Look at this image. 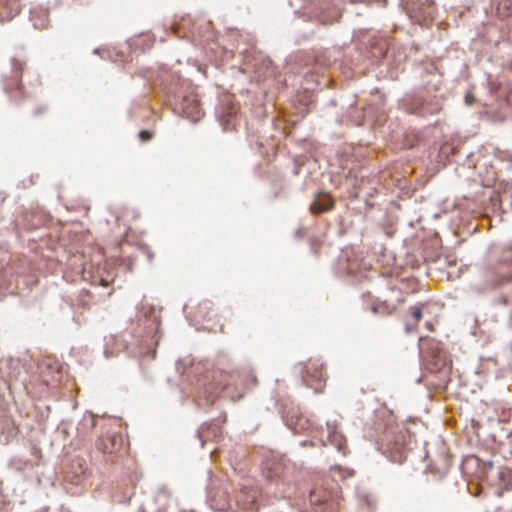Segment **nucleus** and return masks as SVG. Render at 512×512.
<instances>
[{
	"instance_id": "1",
	"label": "nucleus",
	"mask_w": 512,
	"mask_h": 512,
	"mask_svg": "<svg viewBox=\"0 0 512 512\" xmlns=\"http://www.w3.org/2000/svg\"><path fill=\"white\" fill-rule=\"evenodd\" d=\"M24 66L25 63L23 61L13 58L11 75L4 76L3 79L4 92L8 95L10 101L16 104L27 97L21 82Z\"/></svg>"
},
{
	"instance_id": "2",
	"label": "nucleus",
	"mask_w": 512,
	"mask_h": 512,
	"mask_svg": "<svg viewBox=\"0 0 512 512\" xmlns=\"http://www.w3.org/2000/svg\"><path fill=\"white\" fill-rule=\"evenodd\" d=\"M302 378L304 383L316 393L323 392L326 385V373L319 360H308L303 364Z\"/></svg>"
},
{
	"instance_id": "3",
	"label": "nucleus",
	"mask_w": 512,
	"mask_h": 512,
	"mask_svg": "<svg viewBox=\"0 0 512 512\" xmlns=\"http://www.w3.org/2000/svg\"><path fill=\"white\" fill-rule=\"evenodd\" d=\"M406 9L410 18L425 22L433 18L436 6L433 0H411L407 2Z\"/></svg>"
},
{
	"instance_id": "4",
	"label": "nucleus",
	"mask_w": 512,
	"mask_h": 512,
	"mask_svg": "<svg viewBox=\"0 0 512 512\" xmlns=\"http://www.w3.org/2000/svg\"><path fill=\"white\" fill-rule=\"evenodd\" d=\"M310 502L313 505H325L327 512H337L339 501L323 485H315L310 492Z\"/></svg>"
},
{
	"instance_id": "5",
	"label": "nucleus",
	"mask_w": 512,
	"mask_h": 512,
	"mask_svg": "<svg viewBox=\"0 0 512 512\" xmlns=\"http://www.w3.org/2000/svg\"><path fill=\"white\" fill-rule=\"evenodd\" d=\"M258 491L254 488H243L235 496L236 505L245 512H256Z\"/></svg>"
},
{
	"instance_id": "6",
	"label": "nucleus",
	"mask_w": 512,
	"mask_h": 512,
	"mask_svg": "<svg viewBox=\"0 0 512 512\" xmlns=\"http://www.w3.org/2000/svg\"><path fill=\"white\" fill-rule=\"evenodd\" d=\"M327 441L334 446L343 455L347 453V443L345 436L338 430L335 422H327Z\"/></svg>"
},
{
	"instance_id": "7",
	"label": "nucleus",
	"mask_w": 512,
	"mask_h": 512,
	"mask_svg": "<svg viewBox=\"0 0 512 512\" xmlns=\"http://www.w3.org/2000/svg\"><path fill=\"white\" fill-rule=\"evenodd\" d=\"M122 437L117 434H106L97 441V448L103 453L112 454L120 450Z\"/></svg>"
},
{
	"instance_id": "8",
	"label": "nucleus",
	"mask_w": 512,
	"mask_h": 512,
	"mask_svg": "<svg viewBox=\"0 0 512 512\" xmlns=\"http://www.w3.org/2000/svg\"><path fill=\"white\" fill-rule=\"evenodd\" d=\"M181 110L183 114L193 122L198 121L203 116L200 104L194 97H187L183 99L181 103Z\"/></svg>"
},
{
	"instance_id": "9",
	"label": "nucleus",
	"mask_w": 512,
	"mask_h": 512,
	"mask_svg": "<svg viewBox=\"0 0 512 512\" xmlns=\"http://www.w3.org/2000/svg\"><path fill=\"white\" fill-rule=\"evenodd\" d=\"M334 205L333 199L328 194H319L317 199L310 205V211L314 214L328 211Z\"/></svg>"
},
{
	"instance_id": "10",
	"label": "nucleus",
	"mask_w": 512,
	"mask_h": 512,
	"mask_svg": "<svg viewBox=\"0 0 512 512\" xmlns=\"http://www.w3.org/2000/svg\"><path fill=\"white\" fill-rule=\"evenodd\" d=\"M287 425L295 433H301L309 428L310 423L303 415H291L287 419Z\"/></svg>"
},
{
	"instance_id": "11",
	"label": "nucleus",
	"mask_w": 512,
	"mask_h": 512,
	"mask_svg": "<svg viewBox=\"0 0 512 512\" xmlns=\"http://www.w3.org/2000/svg\"><path fill=\"white\" fill-rule=\"evenodd\" d=\"M385 452L390 453L392 457L398 462L403 461L404 455H403V449H404V443L400 441H395V443L392 445L390 441L387 440L385 443Z\"/></svg>"
},
{
	"instance_id": "12",
	"label": "nucleus",
	"mask_w": 512,
	"mask_h": 512,
	"mask_svg": "<svg viewBox=\"0 0 512 512\" xmlns=\"http://www.w3.org/2000/svg\"><path fill=\"white\" fill-rule=\"evenodd\" d=\"M422 309L423 305H415L410 308L411 316L413 318V325L406 324V332H411L416 327L418 322L421 320Z\"/></svg>"
},
{
	"instance_id": "13",
	"label": "nucleus",
	"mask_w": 512,
	"mask_h": 512,
	"mask_svg": "<svg viewBox=\"0 0 512 512\" xmlns=\"http://www.w3.org/2000/svg\"><path fill=\"white\" fill-rule=\"evenodd\" d=\"M371 309L374 314L390 315L393 312L394 307L384 301L374 303Z\"/></svg>"
},
{
	"instance_id": "14",
	"label": "nucleus",
	"mask_w": 512,
	"mask_h": 512,
	"mask_svg": "<svg viewBox=\"0 0 512 512\" xmlns=\"http://www.w3.org/2000/svg\"><path fill=\"white\" fill-rule=\"evenodd\" d=\"M5 5L9 6L11 12L17 15L20 12V5L18 0H6Z\"/></svg>"
},
{
	"instance_id": "15",
	"label": "nucleus",
	"mask_w": 512,
	"mask_h": 512,
	"mask_svg": "<svg viewBox=\"0 0 512 512\" xmlns=\"http://www.w3.org/2000/svg\"><path fill=\"white\" fill-rule=\"evenodd\" d=\"M154 134L151 131L142 130L139 132V138L142 142L150 141L153 138Z\"/></svg>"
},
{
	"instance_id": "16",
	"label": "nucleus",
	"mask_w": 512,
	"mask_h": 512,
	"mask_svg": "<svg viewBox=\"0 0 512 512\" xmlns=\"http://www.w3.org/2000/svg\"><path fill=\"white\" fill-rule=\"evenodd\" d=\"M209 303H203V304H200L199 307H198V313L200 315H202L204 318L207 317L208 315V311L209 310Z\"/></svg>"
},
{
	"instance_id": "17",
	"label": "nucleus",
	"mask_w": 512,
	"mask_h": 512,
	"mask_svg": "<svg viewBox=\"0 0 512 512\" xmlns=\"http://www.w3.org/2000/svg\"><path fill=\"white\" fill-rule=\"evenodd\" d=\"M321 243L318 240H311V248L315 253H318Z\"/></svg>"
},
{
	"instance_id": "18",
	"label": "nucleus",
	"mask_w": 512,
	"mask_h": 512,
	"mask_svg": "<svg viewBox=\"0 0 512 512\" xmlns=\"http://www.w3.org/2000/svg\"><path fill=\"white\" fill-rule=\"evenodd\" d=\"M167 500H168V496L164 492H160L156 496L157 502H162V501H167Z\"/></svg>"
},
{
	"instance_id": "19",
	"label": "nucleus",
	"mask_w": 512,
	"mask_h": 512,
	"mask_svg": "<svg viewBox=\"0 0 512 512\" xmlns=\"http://www.w3.org/2000/svg\"><path fill=\"white\" fill-rule=\"evenodd\" d=\"M216 505L221 510L228 509L231 507L228 501H224L223 503H216Z\"/></svg>"
},
{
	"instance_id": "20",
	"label": "nucleus",
	"mask_w": 512,
	"mask_h": 512,
	"mask_svg": "<svg viewBox=\"0 0 512 512\" xmlns=\"http://www.w3.org/2000/svg\"><path fill=\"white\" fill-rule=\"evenodd\" d=\"M179 29H180V26L179 25H175L172 27V30H173V33L178 36L179 35Z\"/></svg>"
},
{
	"instance_id": "21",
	"label": "nucleus",
	"mask_w": 512,
	"mask_h": 512,
	"mask_svg": "<svg viewBox=\"0 0 512 512\" xmlns=\"http://www.w3.org/2000/svg\"><path fill=\"white\" fill-rule=\"evenodd\" d=\"M472 101H473V98H472V97H470L469 95H467V96H466V102H467L468 104H471V103H472Z\"/></svg>"
},
{
	"instance_id": "22",
	"label": "nucleus",
	"mask_w": 512,
	"mask_h": 512,
	"mask_svg": "<svg viewBox=\"0 0 512 512\" xmlns=\"http://www.w3.org/2000/svg\"><path fill=\"white\" fill-rule=\"evenodd\" d=\"M230 378L233 379V380H235L236 378L238 379L239 378V374L238 373L231 374Z\"/></svg>"
},
{
	"instance_id": "23",
	"label": "nucleus",
	"mask_w": 512,
	"mask_h": 512,
	"mask_svg": "<svg viewBox=\"0 0 512 512\" xmlns=\"http://www.w3.org/2000/svg\"><path fill=\"white\" fill-rule=\"evenodd\" d=\"M250 381H251L252 386H254L256 384V382H257L255 377H251Z\"/></svg>"
},
{
	"instance_id": "24",
	"label": "nucleus",
	"mask_w": 512,
	"mask_h": 512,
	"mask_svg": "<svg viewBox=\"0 0 512 512\" xmlns=\"http://www.w3.org/2000/svg\"><path fill=\"white\" fill-rule=\"evenodd\" d=\"M160 512H166V508H164L163 510H161Z\"/></svg>"
},
{
	"instance_id": "25",
	"label": "nucleus",
	"mask_w": 512,
	"mask_h": 512,
	"mask_svg": "<svg viewBox=\"0 0 512 512\" xmlns=\"http://www.w3.org/2000/svg\"><path fill=\"white\" fill-rule=\"evenodd\" d=\"M511 262H512V259H511Z\"/></svg>"
}]
</instances>
